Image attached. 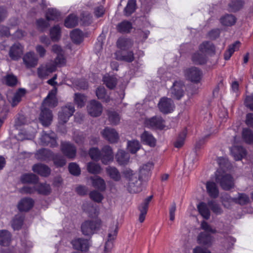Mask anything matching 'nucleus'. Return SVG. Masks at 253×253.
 <instances>
[{"instance_id":"5fc2aeb1","label":"nucleus","mask_w":253,"mask_h":253,"mask_svg":"<svg viewBox=\"0 0 253 253\" xmlns=\"http://www.w3.org/2000/svg\"><path fill=\"white\" fill-rule=\"evenodd\" d=\"M135 6L136 1L135 0H129L124 9L125 14L126 16L131 14L135 9Z\"/></svg>"},{"instance_id":"20e7f679","label":"nucleus","mask_w":253,"mask_h":253,"mask_svg":"<svg viewBox=\"0 0 253 253\" xmlns=\"http://www.w3.org/2000/svg\"><path fill=\"white\" fill-rule=\"evenodd\" d=\"M158 106L162 113L168 114L173 111L175 105L170 98L164 97L160 99Z\"/></svg>"},{"instance_id":"aec40b11","label":"nucleus","mask_w":253,"mask_h":253,"mask_svg":"<svg viewBox=\"0 0 253 253\" xmlns=\"http://www.w3.org/2000/svg\"><path fill=\"white\" fill-rule=\"evenodd\" d=\"M225 199L229 202H234L241 205H246L250 201L249 197L244 193H239L238 196L235 198H231L228 195H226L225 197L222 198V203L224 206H226L224 203Z\"/></svg>"},{"instance_id":"603ef678","label":"nucleus","mask_w":253,"mask_h":253,"mask_svg":"<svg viewBox=\"0 0 253 253\" xmlns=\"http://www.w3.org/2000/svg\"><path fill=\"white\" fill-rule=\"evenodd\" d=\"M78 24V18L74 14H71L68 16L65 20V26L67 28H72L75 27Z\"/></svg>"},{"instance_id":"5701e85b","label":"nucleus","mask_w":253,"mask_h":253,"mask_svg":"<svg viewBox=\"0 0 253 253\" xmlns=\"http://www.w3.org/2000/svg\"><path fill=\"white\" fill-rule=\"evenodd\" d=\"M73 248L77 250L86 251L89 247V242L88 240L82 238H77L71 242Z\"/></svg>"},{"instance_id":"423d86ee","label":"nucleus","mask_w":253,"mask_h":253,"mask_svg":"<svg viewBox=\"0 0 253 253\" xmlns=\"http://www.w3.org/2000/svg\"><path fill=\"white\" fill-rule=\"evenodd\" d=\"M88 113L93 117H97L101 115L103 111L102 104L95 100H92L87 105Z\"/></svg>"},{"instance_id":"8fccbe9b","label":"nucleus","mask_w":253,"mask_h":253,"mask_svg":"<svg viewBox=\"0 0 253 253\" xmlns=\"http://www.w3.org/2000/svg\"><path fill=\"white\" fill-rule=\"evenodd\" d=\"M96 95L99 99L108 102L110 101V97L106 94L105 88L104 87H99L96 90Z\"/></svg>"},{"instance_id":"dca6fc26","label":"nucleus","mask_w":253,"mask_h":253,"mask_svg":"<svg viewBox=\"0 0 253 253\" xmlns=\"http://www.w3.org/2000/svg\"><path fill=\"white\" fill-rule=\"evenodd\" d=\"M214 237L206 232H202L198 236V244L203 246L211 247L214 242Z\"/></svg>"},{"instance_id":"9b49d317","label":"nucleus","mask_w":253,"mask_h":253,"mask_svg":"<svg viewBox=\"0 0 253 253\" xmlns=\"http://www.w3.org/2000/svg\"><path fill=\"white\" fill-rule=\"evenodd\" d=\"M103 137L111 143H117L119 140V135L117 131L112 128L106 127L102 131Z\"/></svg>"},{"instance_id":"a18cd8bd","label":"nucleus","mask_w":253,"mask_h":253,"mask_svg":"<svg viewBox=\"0 0 253 253\" xmlns=\"http://www.w3.org/2000/svg\"><path fill=\"white\" fill-rule=\"evenodd\" d=\"M103 82L107 87L113 89L117 84V81L115 77L107 75L103 77Z\"/></svg>"},{"instance_id":"3c124183","label":"nucleus","mask_w":253,"mask_h":253,"mask_svg":"<svg viewBox=\"0 0 253 253\" xmlns=\"http://www.w3.org/2000/svg\"><path fill=\"white\" fill-rule=\"evenodd\" d=\"M131 28V24L127 21H124L117 25V30L122 33L129 32Z\"/></svg>"},{"instance_id":"680f3d73","label":"nucleus","mask_w":253,"mask_h":253,"mask_svg":"<svg viewBox=\"0 0 253 253\" xmlns=\"http://www.w3.org/2000/svg\"><path fill=\"white\" fill-rule=\"evenodd\" d=\"M243 5V2L241 0H234L229 4L230 10L232 12L240 10Z\"/></svg>"},{"instance_id":"0eeeda50","label":"nucleus","mask_w":253,"mask_h":253,"mask_svg":"<svg viewBox=\"0 0 253 253\" xmlns=\"http://www.w3.org/2000/svg\"><path fill=\"white\" fill-rule=\"evenodd\" d=\"M185 86L181 82L176 81L173 83L170 88L169 93L173 98L180 99L184 95Z\"/></svg>"},{"instance_id":"de8ad7c7","label":"nucleus","mask_w":253,"mask_h":253,"mask_svg":"<svg viewBox=\"0 0 253 253\" xmlns=\"http://www.w3.org/2000/svg\"><path fill=\"white\" fill-rule=\"evenodd\" d=\"M127 148L128 151L132 154L135 153L140 148V144L138 140H132L127 142Z\"/></svg>"},{"instance_id":"b1692460","label":"nucleus","mask_w":253,"mask_h":253,"mask_svg":"<svg viewBox=\"0 0 253 253\" xmlns=\"http://www.w3.org/2000/svg\"><path fill=\"white\" fill-rule=\"evenodd\" d=\"M152 198L153 196L151 195L146 198L138 208L140 212L139 217V220L140 222H143L145 220V215L148 211V205Z\"/></svg>"},{"instance_id":"c03bdc74","label":"nucleus","mask_w":253,"mask_h":253,"mask_svg":"<svg viewBox=\"0 0 253 253\" xmlns=\"http://www.w3.org/2000/svg\"><path fill=\"white\" fill-rule=\"evenodd\" d=\"M71 38L74 42L79 43L83 39V33L79 29H75L71 33Z\"/></svg>"},{"instance_id":"4d7b16f0","label":"nucleus","mask_w":253,"mask_h":253,"mask_svg":"<svg viewBox=\"0 0 253 253\" xmlns=\"http://www.w3.org/2000/svg\"><path fill=\"white\" fill-rule=\"evenodd\" d=\"M60 16L58 11L53 8H49L46 13V17L48 21L57 20Z\"/></svg>"},{"instance_id":"473e14b6","label":"nucleus","mask_w":253,"mask_h":253,"mask_svg":"<svg viewBox=\"0 0 253 253\" xmlns=\"http://www.w3.org/2000/svg\"><path fill=\"white\" fill-rule=\"evenodd\" d=\"M117 45L118 47L121 49L126 50L132 46L133 42L130 39L121 38L118 40Z\"/></svg>"},{"instance_id":"774afa93","label":"nucleus","mask_w":253,"mask_h":253,"mask_svg":"<svg viewBox=\"0 0 253 253\" xmlns=\"http://www.w3.org/2000/svg\"><path fill=\"white\" fill-rule=\"evenodd\" d=\"M90 198L94 201L100 203L103 199V196L98 191L93 190L89 194Z\"/></svg>"},{"instance_id":"39448f33","label":"nucleus","mask_w":253,"mask_h":253,"mask_svg":"<svg viewBox=\"0 0 253 253\" xmlns=\"http://www.w3.org/2000/svg\"><path fill=\"white\" fill-rule=\"evenodd\" d=\"M146 126L155 129H163L165 127V121L161 117L155 116L145 121Z\"/></svg>"},{"instance_id":"2f4dec72","label":"nucleus","mask_w":253,"mask_h":253,"mask_svg":"<svg viewBox=\"0 0 253 253\" xmlns=\"http://www.w3.org/2000/svg\"><path fill=\"white\" fill-rule=\"evenodd\" d=\"M141 141L145 144L150 146H154L156 145V139L150 132L145 131L141 135Z\"/></svg>"},{"instance_id":"a211bd4d","label":"nucleus","mask_w":253,"mask_h":253,"mask_svg":"<svg viewBox=\"0 0 253 253\" xmlns=\"http://www.w3.org/2000/svg\"><path fill=\"white\" fill-rule=\"evenodd\" d=\"M61 149L62 153L67 158L74 159L76 155V148L70 142H64L61 144Z\"/></svg>"},{"instance_id":"338daca9","label":"nucleus","mask_w":253,"mask_h":253,"mask_svg":"<svg viewBox=\"0 0 253 253\" xmlns=\"http://www.w3.org/2000/svg\"><path fill=\"white\" fill-rule=\"evenodd\" d=\"M89 155L91 159L98 161L100 158V151L97 148L93 147L90 149Z\"/></svg>"},{"instance_id":"c85d7f7f","label":"nucleus","mask_w":253,"mask_h":253,"mask_svg":"<svg viewBox=\"0 0 253 253\" xmlns=\"http://www.w3.org/2000/svg\"><path fill=\"white\" fill-rule=\"evenodd\" d=\"M116 159L119 165H126L129 162L130 156L125 151L119 150L116 155Z\"/></svg>"},{"instance_id":"f3484780","label":"nucleus","mask_w":253,"mask_h":253,"mask_svg":"<svg viewBox=\"0 0 253 253\" xmlns=\"http://www.w3.org/2000/svg\"><path fill=\"white\" fill-rule=\"evenodd\" d=\"M53 116L50 110L46 108L41 107L39 120L44 126H49L52 121Z\"/></svg>"},{"instance_id":"cd10ccee","label":"nucleus","mask_w":253,"mask_h":253,"mask_svg":"<svg viewBox=\"0 0 253 253\" xmlns=\"http://www.w3.org/2000/svg\"><path fill=\"white\" fill-rule=\"evenodd\" d=\"M206 189L207 192L210 197L216 198L218 196V188L216 184L213 181H207L206 183Z\"/></svg>"},{"instance_id":"f704fd0d","label":"nucleus","mask_w":253,"mask_h":253,"mask_svg":"<svg viewBox=\"0 0 253 253\" xmlns=\"http://www.w3.org/2000/svg\"><path fill=\"white\" fill-rule=\"evenodd\" d=\"M21 181L23 183L36 184L39 181V177L33 173H26L21 176Z\"/></svg>"},{"instance_id":"4be33fe9","label":"nucleus","mask_w":253,"mask_h":253,"mask_svg":"<svg viewBox=\"0 0 253 253\" xmlns=\"http://www.w3.org/2000/svg\"><path fill=\"white\" fill-rule=\"evenodd\" d=\"M153 168L152 163H147L139 169V180H146L150 176L151 170Z\"/></svg>"},{"instance_id":"58836bf2","label":"nucleus","mask_w":253,"mask_h":253,"mask_svg":"<svg viewBox=\"0 0 253 253\" xmlns=\"http://www.w3.org/2000/svg\"><path fill=\"white\" fill-rule=\"evenodd\" d=\"M106 172L111 178L114 181H119L121 179V174L119 170L115 167H108L106 168Z\"/></svg>"},{"instance_id":"052dcab7","label":"nucleus","mask_w":253,"mask_h":253,"mask_svg":"<svg viewBox=\"0 0 253 253\" xmlns=\"http://www.w3.org/2000/svg\"><path fill=\"white\" fill-rule=\"evenodd\" d=\"M208 206L212 212L216 214H221L223 212L221 207L214 201H209Z\"/></svg>"},{"instance_id":"79ce46f5","label":"nucleus","mask_w":253,"mask_h":253,"mask_svg":"<svg viewBox=\"0 0 253 253\" xmlns=\"http://www.w3.org/2000/svg\"><path fill=\"white\" fill-rule=\"evenodd\" d=\"M36 191L39 194L47 195L50 193L51 188L49 184L46 183H39L36 185Z\"/></svg>"},{"instance_id":"6e6d98bb","label":"nucleus","mask_w":253,"mask_h":253,"mask_svg":"<svg viewBox=\"0 0 253 253\" xmlns=\"http://www.w3.org/2000/svg\"><path fill=\"white\" fill-rule=\"evenodd\" d=\"M115 55L116 59L118 60L131 62L134 60V55L132 51L128 52L126 55H120L119 52H116Z\"/></svg>"},{"instance_id":"f03ea898","label":"nucleus","mask_w":253,"mask_h":253,"mask_svg":"<svg viewBox=\"0 0 253 253\" xmlns=\"http://www.w3.org/2000/svg\"><path fill=\"white\" fill-rule=\"evenodd\" d=\"M215 180L220 184L225 190H229L234 187V181L232 176L228 173L218 170L215 173Z\"/></svg>"},{"instance_id":"6e6552de","label":"nucleus","mask_w":253,"mask_h":253,"mask_svg":"<svg viewBox=\"0 0 253 253\" xmlns=\"http://www.w3.org/2000/svg\"><path fill=\"white\" fill-rule=\"evenodd\" d=\"M99 226L100 222L98 221H86L82 225V231L84 235L90 236L94 233Z\"/></svg>"},{"instance_id":"f257e3e1","label":"nucleus","mask_w":253,"mask_h":253,"mask_svg":"<svg viewBox=\"0 0 253 253\" xmlns=\"http://www.w3.org/2000/svg\"><path fill=\"white\" fill-rule=\"evenodd\" d=\"M125 177L128 179L127 186L128 190L130 193H137L141 190V180L137 177L135 173L131 169H126L124 172Z\"/></svg>"},{"instance_id":"69168bd1","label":"nucleus","mask_w":253,"mask_h":253,"mask_svg":"<svg viewBox=\"0 0 253 253\" xmlns=\"http://www.w3.org/2000/svg\"><path fill=\"white\" fill-rule=\"evenodd\" d=\"M187 131L186 130H183L179 135L174 146L176 148H180L183 146L185 138L186 136Z\"/></svg>"},{"instance_id":"6ab92c4d","label":"nucleus","mask_w":253,"mask_h":253,"mask_svg":"<svg viewBox=\"0 0 253 253\" xmlns=\"http://www.w3.org/2000/svg\"><path fill=\"white\" fill-rule=\"evenodd\" d=\"M57 89L55 88L51 90L47 97L43 101L41 107L46 108V107H54L57 105L58 101L56 97Z\"/></svg>"},{"instance_id":"f8f14e48","label":"nucleus","mask_w":253,"mask_h":253,"mask_svg":"<svg viewBox=\"0 0 253 253\" xmlns=\"http://www.w3.org/2000/svg\"><path fill=\"white\" fill-rule=\"evenodd\" d=\"M118 230V226L116 224L113 225L112 227H110L108 235V239L104 247L105 253H108L110 250L112 248V241L116 238Z\"/></svg>"},{"instance_id":"9d476101","label":"nucleus","mask_w":253,"mask_h":253,"mask_svg":"<svg viewBox=\"0 0 253 253\" xmlns=\"http://www.w3.org/2000/svg\"><path fill=\"white\" fill-rule=\"evenodd\" d=\"M41 144L42 145H49L51 147L56 146V139L55 134L51 131L49 133L43 131L40 138Z\"/></svg>"},{"instance_id":"4468645a","label":"nucleus","mask_w":253,"mask_h":253,"mask_svg":"<svg viewBox=\"0 0 253 253\" xmlns=\"http://www.w3.org/2000/svg\"><path fill=\"white\" fill-rule=\"evenodd\" d=\"M186 78L192 82H199L202 77V72L196 67H192L187 69L185 71Z\"/></svg>"},{"instance_id":"412c9836","label":"nucleus","mask_w":253,"mask_h":253,"mask_svg":"<svg viewBox=\"0 0 253 253\" xmlns=\"http://www.w3.org/2000/svg\"><path fill=\"white\" fill-rule=\"evenodd\" d=\"M56 70V66L51 63L40 67L38 69V75L41 79L46 78L50 74Z\"/></svg>"},{"instance_id":"e433bc0d","label":"nucleus","mask_w":253,"mask_h":253,"mask_svg":"<svg viewBox=\"0 0 253 253\" xmlns=\"http://www.w3.org/2000/svg\"><path fill=\"white\" fill-rule=\"evenodd\" d=\"M240 45V42L239 41H236L234 43L229 46L228 49L224 54V59L226 60H229L232 54L239 48Z\"/></svg>"},{"instance_id":"7c9ffc66","label":"nucleus","mask_w":253,"mask_h":253,"mask_svg":"<svg viewBox=\"0 0 253 253\" xmlns=\"http://www.w3.org/2000/svg\"><path fill=\"white\" fill-rule=\"evenodd\" d=\"M92 181V186L100 191H103L106 189V184L103 179L98 176H92L90 177Z\"/></svg>"},{"instance_id":"0e129e2a","label":"nucleus","mask_w":253,"mask_h":253,"mask_svg":"<svg viewBox=\"0 0 253 253\" xmlns=\"http://www.w3.org/2000/svg\"><path fill=\"white\" fill-rule=\"evenodd\" d=\"M85 137V134L82 132L79 131L74 132L73 139L79 145H81L84 142Z\"/></svg>"},{"instance_id":"4c0bfd02","label":"nucleus","mask_w":253,"mask_h":253,"mask_svg":"<svg viewBox=\"0 0 253 253\" xmlns=\"http://www.w3.org/2000/svg\"><path fill=\"white\" fill-rule=\"evenodd\" d=\"M199 50L201 52L205 54H210L214 51V47L210 42H204L199 46Z\"/></svg>"},{"instance_id":"13d9d810","label":"nucleus","mask_w":253,"mask_h":253,"mask_svg":"<svg viewBox=\"0 0 253 253\" xmlns=\"http://www.w3.org/2000/svg\"><path fill=\"white\" fill-rule=\"evenodd\" d=\"M8 111V107L6 104L5 100L0 94V114L4 116V118H6Z\"/></svg>"},{"instance_id":"49530a36","label":"nucleus","mask_w":253,"mask_h":253,"mask_svg":"<svg viewBox=\"0 0 253 253\" xmlns=\"http://www.w3.org/2000/svg\"><path fill=\"white\" fill-rule=\"evenodd\" d=\"M87 169L88 172L96 174L100 173L102 169L99 164L93 162H89L87 165Z\"/></svg>"},{"instance_id":"c9c22d12","label":"nucleus","mask_w":253,"mask_h":253,"mask_svg":"<svg viewBox=\"0 0 253 253\" xmlns=\"http://www.w3.org/2000/svg\"><path fill=\"white\" fill-rule=\"evenodd\" d=\"M192 61L196 64H204L207 61V56L205 54L199 50L194 53L192 57Z\"/></svg>"},{"instance_id":"bb28decb","label":"nucleus","mask_w":253,"mask_h":253,"mask_svg":"<svg viewBox=\"0 0 253 253\" xmlns=\"http://www.w3.org/2000/svg\"><path fill=\"white\" fill-rule=\"evenodd\" d=\"M52 152L46 149H41L35 154V158L40 161H47L52 159Z\"/></svg>"},{"instance_id":"72a5a7b5","label":"nucleus","mask_w":253,"mask_h":253,"mask_svg":"<svg viewBox=\"0 0 253 253\" xmlns=\"http://www.w3.org/2000/svg\"><path fill=\"white\" fill-rule=\"evenodd\" d=\"M205 203L201 202L197 206V208L200 214L206 219H208L210 217L211 213L210 210Z\"/></svg>"},{"instance_id":"7ed1b4c3","label":"nucleus","mask_w":253,"mask_h":253,"mask_svg":"<svg viewBox=\"0 0 253 253\" xmlns=\"http://www.w3.org/2000/svg\"><path fill=\"white\" fill-rule=\"evenodd\" d=\"M75 112V108L71 103H68L63 106L59 112L58 119L60 123H66Z\"/></svg>"},{"instance_id":"2eb2a0df","label":"nucleus","mask_w":253,"mask_h":253,"mask_svg":"<svg viewBox=\"0 0 253 253\" xmlns=\"http://www.w3.org/2000/svg\"><path fill=\"white\" fill-rule=\"evenodd\" d=\"M114 159V154L111 147L109 145L104 146L100 151V158L103 164H108Z\"/></svg>"},{"instance_id":"ea45409f","label":"nucleus","mask_w":253,"mask_h":253,"mask_svg":"<svg viewBox=\"0 0 253 253\" xmlns=\"http://www.w3.org/2000/svg\"><path fill=\"white\" fill-rule=\"evenodd\" d=\"M24 89H19L14 95L12 98L11 104L12 107L16 106L21 100V98L25 94Z\"/></svg>"},{"instance_id":"393cba45","label":"nucleus","mask_w":253,"mask_h":253,"mask_svg":"<svg viewBox=\"0 0 253 253\" xmlns=\"http://www.w3.org/2000/svg\"><path fill=\"white\" fill-rule=\"evenodd\" d=\"M34 202L30 198H24L22 199L18 203L17 208L21 211H27L34 206Z\"/></svg>"},{"instance_id":"09e8293b","label":"nucleus","mask_w":253,"mask_h":253,"mask_svg":"<svg viewBox=\"0 0 253 253\" xmlns=\"http://www.w3.org/2000/svg\"><path fill=\"white\" fill-rule=\"evenodd\" d=\"M24 218L22 215L20 214L16 215L11 223V225L14 230H19L20 229L23 222Z\"/></svg>"},{"instance_id":"a878e982","label":"nucleus","mask_w":253,"mask_h":253,"mask_svg":"<svg viewBox=\"0 0 253 253\" xmlns=\"http://www.w3.org/2000/svg\"><path fill=\"white\" fill-rule=\"evenodd\" d=\"M32 170L34 172L44 177L48 176L51 172V170L48 166L42 164L34 165L32 167Z\"/></svg>"},{"instance_id":"ddd939ff","label":"nucleus","mask_w":253,"mask_h":253,"mask_svg":"<svg viewBox=\"0 0 253 253\" xmlns=\"http://www.w3.org/2000/svg\"><path fill=\"white\" fill-rule=\"evenodd\" d=\"M23 51V46L19 42H16L10 47L9 56L12 60H17L21 57Z\"/></svg>"},{"instance_id":"1a4fd4ad","label":"nucleus","mask_w":253,"mask_h":253,"mask_svg":"<svg viewBox=\"0 0 253 253\" xmlns=\"http://www.w3.org/2000/svg\"><path fill=\"white\" fill-rule=\"evenodd\" d=\"M22 60L25 67L29 69L38 65L39 58L33 51H29L24 54Z\"/></svg>"},{"instance_id":"c756f323","label":"nucleus","mask_w":253,"mask_h":253,"mask_svg":"<svg viewBox=\"0 0 253 253\" xmlns=\"http://www.w3.org/2000/svg\"><path fill=\"white\" fill-rule=\"evenodd\" d=\"M231 153L236 161L241 160L246 155L244 148L239 146H233L231 148Z\"/></svg>"},{"instance_id":"864d4df0","label":"nucleus","mask_w":253,"mask_h":253,"mask_svg":"<svg viewBox=\"0 0 253 253\" xmlns=\"http://www.w3.org/2000/svg\"><path fill=\"white\" fill-rule=\"evenodd\" d=\"M60 28L58 25L53 27L50 31L51 39L52 41L56 42L58 41L61 36Z\"/></svg>"},{"instance_id":"bf43d9fd","label":"nucleus","mask_w":253,"mask_h":253,"mask_svg":"<svg viewBox=\"0 0 253 253\" xmlns=\"http://www.w3.org/2000/svg\"><path fill=\"white\" fill-rule=\"evenodd\" d=\"M242 136L244 140L248 143L253 142V133L249 128H244L242 131Z\"/></svg>"},{"instance_id":"e2e57ef3","label":"nucleus","mask_w":253,"mask_h":253,"mask_svg":"<svg viewBox=\"0 0 253 253\" xmlns=\"http://www.w3.org/2000/svg\"><path fill=\"white\" fill-rule=\"evenodd\" d=\"M74 100L78 106L81 108L85 105L86 98L84 94L77 93L75 94Z\"/></svg>"},{"instance_id":"a19ab883","label":"nucleus","mask_w":253,"mask_h":253,"mask_svg":"<svg viewBox=\"0 0 253 253\" xmlns=\"http://www.w3.org/2000/svg\"><path fill=\"white\" fill-rule=\"evenodd\" d=\"M236 21V18L232 14H227L223 16L220 19L221 23L226 26H231L233 25Z\"/></svg>"},{"instance_id":"37998d69","label":"nucleus","mask_w":253,"mask_h":253,"mask_svg":"<svg viewBox=\"0 0 253 253\" xmlns=\"http://www.w3.org/2000/svg\"><path fill=\"white\" fill-rule=\"evenodd\" d=\"M10 234L7 230H0V245L7 246L10 240Z\"/></svg>"}]
</instances>
